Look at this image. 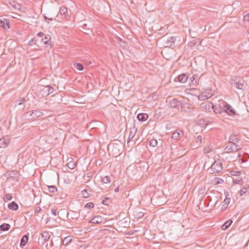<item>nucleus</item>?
I'll list each match as a JSON object with an SVG mask.
<instances>
[{
	"instance_id": "obj_22",
	"label": "nucleus",
	"mask_w": 249,
	"mask_h": 249,
	"mask_svg": "<svg viewBox=\"0 0 249 249\" xmlns=\"http://www.w3.org/2000/svg\"><path fill=\"white\" fill-rule=\"evenodd\" d=\"M59 13L61 15L63 16L65 18L68 16L67 8L65 6H62L60 8Z\"/></svg>"
},
{
	"instance_id": "obj_53",
	"label": "nucleus",
	"mask_w": 249,
	"mask_h": 249,
	"mask_svg": "<svg viewBox=\"0 0 249 249\" xmlns=\"http://www.w3.org/2000/svg\"><path fill=\"white\" fill-rule=\"evenodd\" d=\"M34 38L32 39L29 41V44H30V43H31V42H33L34 41Z\"/></svg>"
},
{
	"instance_id": "obj_28",
	"label": "nucleus",
	"mask_w": 249,
	"mask_h": 249,
	"mask_svg": "<svg viewBox=\"0 0 249 249\" xmlns=\"http://www.w3.org/2000/svg\"><path fill=\"white\" fill-rule=\"evenodd\" d=\"M73 68L81 71L84 69V66L81 63H76L73 64Z\"/></svg>"
},
{
	"instance_id": "obj_50",
	"label": "nucleus",
	"mask_w": 249,
	"mask_h": 249,
	"mask_svg": "<svg viewBox=\"0 0 249 249\" xmlns=\"http://www.w3.org/2000/svg\"><path fill=\"white\" fill-rule=\"evenodd\" d=\"M37 36L40 37H42L44 36V34L43 32H39L37 34Z\"/></svg>"
},
{
	"instance_id": "obj_23",
	"label": "nucleus",
	"mask_w": 249,
	"mask_h": 249,
	"mask_svg": "<svg viewBox=\"0 0 249 249\" xmlns=\"http://www.w3.org/2000/svg\"><path fill=\"white\" fill-rule=\"evenodd\" d=\"M72 237L71 236H68L64 238V239L61 241L62 244L64 246L67 245L72 241Z\"/></svg>"
},
{
	"instance_id": "obj_42",
	"label": "nucleus",
	"mask_w": 249,
	"mask_h": 249,
	"mask_svg": "<svg viewBox=\"0 0 249 249\" xmlns=\"http://www.w3.org/2000/svg\"><path fill=\"white\" fill-rule=\"evenodd\" d=\"M201 140H202V137L200 135H199L197 137V138L196 139V142L198 144V145L200 144V143L201 142Z\"/></svg>"
},
{
	"instance_id": "obj_29",
	"label": "nucleus",
	"mask_w": 249,
	"mask_h": 249,
	"mask_svg": "<svg viewBox=\"0 0 249 249\" xmlns=\"http://www.w3.org/2000/svg\"><path fill=\"white\" fill-rule=\"evenodd\" d=\"M12 195L10 194H6L3 196V199L5 202L11 200L12 199Z\"/></svg>"
},
{
	"instance_id": "obj_32",
	"label": "nucleus",
	"mask_w": 249,
	"mask_h": 249,
	"mask_svg": "<svg viewBox=\"0 0 249 249\" xmlns=\"http://www.w3.org/2000/svg\"><path fill=\"white\" fill-rule=\"evenodd\" d=\"M230 174L233 176H239L241 174V172L238 170H232L230 171Z\"/></svg>"
},
{
	"instance_id": "obj_8",
	"label": "nucleus",
	"mask_w": 249,
	"mask_h": 249,
	"mask_svg": "<svg viewBox=\"0 0 249 249\" xmlns=\"http://www.w3.org/2000/svg\"><path fill=\"white\" fill-rule=\"evenodd\" d=\"M54 90V88L53 87L48 85L46 86L43 89H41L40 92L42 94L43 96H44L45 94L46 96H48L49 94L53 93Z\"/></svg>"
},
{
	"instance_id": "obj_2",
	"label": "nucleus",
	"mask_w": 249,
	"mask_h": 249,
	"mask_svg": "<svg viewBox=\"0 0 249 249\" xmlns=\"http://www.w3.org/2000/svg\"><path fill=\"white\" fill-rule=\"evenodd\" d=\"M225 106H226V102L222 100H219L218 104L213 105V111L215 113H224Z\"/></svg>"
},
{
	"instance_id": "obj_43",
	"label": "nucleus",
	"mask_w": 249,
	"mask_h": 249,
	"mask_svg": "<svg viewBox=\"0 0 249 249\" xmlns=\"http://www.w3.org/2000/svg\"><path fill=\"white\" fill-rule=\"evenodd\" d=\"M52 213L54 216H56L59 214V212H57L56 209H53L52 210Z\"/></svg>"
},
{
	"instance_id": "obj_40",
	"label": "nucleus",
	"mask_w": 249,
	"mask_h": 249,
	"mask_svg": "<svg viewBox=\"0 0 249 249\" xmlns=\"http://www.w3.org/2000/svg\"><path fill=\"white\" fill-rule=\"evenodd\" d=\"M233 182L235 184H241V183L242 182L243 180H242V179L241 178H237L234 179L233 180Z\"/></svg>"
},
{
	"instance_id": "obj_45",
	"label": "nucleus",
	"mask_w": 249,
	"mask_h": 249,
	"mask_svg": "<svg viewBox=\"0 0 249 249\" xmlns=\"http://www.w3.org/2000/svg\"><path fill=\"white\" fill-rule=\"evenodd\" d=\"M243 20L244 21L249 22V14H247L244 17Z\"/></svg>"
},
{
	"instance_id": "obj_36",
	"label": "nucleus",
	"mask_w": 249,
	"mask_h": 249,
	"mask_svg": "<svg viewBox=\"0 0 249 249\" xmlns=\"http://www.w3.org/2000/svg\"><path fill=\"white\" fill-rule=\"evenodd\" d=\"M109 203H110V199L109 197H105L102 200V203L104 205H108Z\"/></svg>"
},
{
	"instance_id": "obj_9",
	"label": "nucleus",
	"mask_w": 249,
	"mask_h": 249,
	"mask_svg": "<svg viewBox=\"0 0 249 249\" xmlns=\"http://www.w3.org/2000/svg\"><path fill=\"white\" fill-rule=\"evenodd\" d=\"M41 238H39L38 243H40V242H41L42 244H43L44 242L48 241L51 237L49 232L47 231H43L41 234Z\"/></svg>"
},
{
	"instance_id": "obj_31",
	"label": "nucleus",
	"mask_w": 249,
	"mask_h": 249,
	"mask_svg": "<svg viewBox=\"0 0 249 249\" xmlns=\"http://www.w3.org/2000/svg\"><path fill=\"white\" fill-rule=\"evenodd\" d=\"M176 40V38L173 37H171L168 38V39L166 41V44L172 46V44L175 43V41Z\"/></svg>"
},
{
	"instance_id": "obj_16",
	"label": "nucleus",
	"mask_w": 249,
	"mask_h": 249,
	"mask_svg": "<svg viewBox=\"0 0 249 249\" xmlns=\"http://www.w3.org/2000/svg\"><path fill=\"white\" fill-rule=\"evenodd\" d=\"M188 78V76L184 73H182L178 76V81L182 83H185Z\"/></svg>"
},
{
	"instance_id": "obj_46",
	"label": "nucleus",
	"mask_w": 249,
	"mask_h": 249,
	"mask_svg": "<svg viewBox=\"0 0 249 249\" xmlns=\"http://www.w3.org/2000/svg\"><path fill=\"white\" fill-rule=\"evenodd\" d=\"M43 16L44 17V19L46 21H47V20L48 19L49 20H53V18L50 17H47L44 14L43 15Z\"/></svg>"
},
{
	"instance_id": "obj_25",
	"label": "nucleus",
	"mask_w": 249,
	"mask_h": 249,
	"mask_svg": "<svg viewBox=\"0 0 249 249\" xmlns=\"http://www.w3.org/2000/svg\"><path fill=\"white\" fill-rule=\"evenodd\" d=\"M202 107L206 111H211L212 109H213V104L212 103H208L203 106Z\"/></svg>"
},
{
	"instance_id": "obj_7",
	"label": "nucleus",
	"mask_w": 249,
	"mask_h": 249,
	"mask_svg": "<svg viewBox=\"0 0 249 249\" xmlns=\"http://www.w3.org/2000/svg\"><path fill=\"white\" fill-rule=\"evenodd\" d=\"M210 91L209 90V91H208L206 90L205 91H203L198 96V99L200 101H203L211 98L213 95V93L209 92Z\"/></svg>"
},
{
	"instance_id": "obj_27",
	"label": "nucleus",
	"mask_w": 249,
	"mask_h": 249,
	"mask_svg": "<svg viewBox=\"0 0 249 249\" xmlns=\"http://www.w3.org/2000/svg\"><path fill=\"white\" fill-rule=\"evenodd\" d=\"M232 223V220H228L222 226V229L223 230H225L227 229L230 226V225Z\"/></svg>"
},
{
	"instance_id": "obj_13",
	"label": "nucleus",
	"mask_w": 249,
	"mask_h": 249,
	"mask_svg": "<svg viewBox=\"0 0 249 249\" xmlns=\"http://www.w3.org/2000/svg\"><path fill=\"white\" fill-rule=\"evenodd\" d=\"M104 220V217L100 215L94 216L90 220V222L93 224H100Z\"/></svg>"
},
{
	"instance_id": "obj_38",
	"label": "nucleus",
	"mask_w": 249,
	"mask_h": 249,
	"mask_svg": "<svg viewBox=\"0 0 249 249\" xmlns=\"http://www.w3.org/2000/svg\"><path fill=\"white\" fill-rule=\"evenodd\" d=\"M102 181L104 183H108L110 182V178L109 176H105L102 178Z\"/></svg>"
},
{
	"instance_id": "obj_33",
	"label": "nucleus",
	"mask_w": 249,
	"mask_h": 249,
	"mask_svg": "<svg viewBox=\"0 0 249 249\" xmlns=\"http://www.w3.org/2000/svg\"><path fill=\"white\" fill-rule=\"evenodd\" d=\"M149 145L152 147H155L157 145L158 142L157 140L155 139H152L149 141Z\"/></svg>"
},
{
	"instance_id": "obj_12",
	"label": "nucleus",
	"mask_w": 249,
	"mask_h": 249,
	"mask_svg": "<svg viewBox=\"0 0 249 249\" xmlns=\"http://www.w3.org/2000/svg\"><path fill=\"white\" fill-rule=\"evenodd\" d=\"M224 113H226L231 116L234 115L235 114V110L230 105L228 104L227 103L226 106H225Z\"/></svg>"
},
{
	"instance_id": "obj_18",
	"label": "nucleus",
	"mask_w": 249,
	"mask_h": 249,
	"mask_svg": "<svg viewBox=\"0 0 249 249\" xmlns=\"http://www.w3.org/2000/svg\"><path fill=\"white\" fill-rule=\"evenodd\" d=\"M137 132V128L135 127H132L130 128V133L128 137V139L131 140L135 136Z\"/></svg>"
},
{
	"instance_id": "obj_51",
	"label": "nucleus",
	"mask_w": 249,
	"mask_h": 249,
	"mask_svg": "<svg viewBox=\"0 0 249 249\" xmlns=\"http://www.w3.org/2000/svg\"><path fill=\"white\" fill-rule=\"evenodd\" d=\"M179 134V139L182 138L183 136V132L182 131H180L179 132H178Z\"/></svg>"
},
{
	"instance_id": "obj_54",
	"label": "nucleus",
	"mask_w": 249,
	"mask_h": 249,
	"mask_svg": "<svg viewBox=\"0 0 249 249\" xmlns=\"http://www.w3.org/2000/svg\"><path fill=\"white\" fill-rule=\"evenodd\" d=\"M51 244H52V245H53V242L52 240H51Z\"/></svg>"
},
{
	"instance_id": "obj_14",
	"label": "nucleus",
	"mask_w": 249,
	"mask_h": 249,
	"mask_svg": "<svg viewBox=\"0 0 249 249\" xmlns=\"http://www.w3.org/2000/svg\"><path fill=\"white\" fill-rule=\"evenodd\" d=\"M138 120L141 122L145 121L148 118V115L146 113H139L137 117Z\"/></svg>"
},
{
	"instance_id": "obj_19",
	"label": "nucleus",
	"mask_w": 249,
	"mask_h": 249,
	"mask_svg": "<svg viewBox=\"0 0 249 249\" xmlns=\"http://www.w3.org/2000/svg\"><path fill=\"white\" fill-rule=\"evenodd\" d=\"M41 41L46 45H50L51 43V37L49 35H45V37L41 39Z\"/></svg>"
},
{
	"instance_id": "obj_17",
	"label": "nucleus",
	"mask_w": 249,
	"mask_h": 249,
	"mask_svg": "<svg viewBox=\"0 0 249 249\" xmlns=\"http://www.w3.org/2000/svg\"><path fill=\"white\" fill-rule=\"evenodd\" d=\"M0 27H1L5 29L7 28L9 29L10 28L9 21L5 19H0Z\"/></svg>"
},
{
	"instance_id": "obj_47",
	"label": "nucleus",
	"mask_w": 249,
	"mask_h": 249,
	"mask_svg": "<svg viewBox=\"0 0 249 249\" xmlns=\"http://www.w3.org/2000/svg\"><path fill=\"white\" fill-rule=\"evenodd\" d=\"M40 211H41V208L40 207L37 206V207H35V213H38L40 212Z\"/></svg>"
},
{
	"instance_id": "obj_37",
	"label": "nucleus",
	"mask_w": 249,
	"mask_h": 249,
	"mask_svg": "<svg viewBox=\"0 0 249 249\" xmlns=\"http://www.w3.org/2000/svg\"><path fill=\"white\" fill-rule=\"evenodd\" d=\"M172 138L174 140H178L179 139V134L178 132H174L172 134Z\"/></svg>"
},
{
	"instance_id": "obj_48",
	"label": "nucleus",
	"mask_w": 249,
	"mask_h": 249,
	"mask_svg": "<svg viewBox=\"0 0 249 249\" xmlns=\"http://www.w3.org/2000/svg\"><path fill=\"white\" fill-rule=\"evenodd\" d=\"M196 42L195 40H192L190 43V47H193V46H195L196 45Z\"/></svg>"
},
{
	"instance_id": "obj_3",
	"label": "nucleus",
	"mask_w": 249,
	"mask_h": 249,
	"mask_svg": "<svg viewBox=\"0 0 249 249\" xmlns=\"http://www.w3.org/2000/svg\"><path fill=\"white\" fill-rule=\"evenodd\" d=\"M240 148L241 147L239 145L229 143L228 145L225 148V152L223 153V155L225 153L236 152L238 150L240 149Z\"/></svg>"
},
{
	"instance_id": "obj_35",
	"label": "nucleus",
	"mask_w": 249,
	"mask_h": 249,
	"mask_svg": "<svg viewBox=\"0 0 249 249\" xmlns=\"http://www.w3.org/2000/svg\"><path fill=\"white\" fill-rule=\"evenodd\" d=\"M67 166L69 168L73 169L75 167V163L73 161H70L67 164Z\"/></svg>"
},
{
	"instance_id": "obj_26",
	"label": "nucleus",
	"mask_w": 249,
	"mask_h": 249,
	"mask_svg": "<svg viewBox=\"0 0 249 249\" xmlns=\"http://www.w3.org/2000/svg\"><path fill=\"white\" fill-rule=\"evenodd\" d=\"M10 225L9 224L3 223L0 226V230L1 231H7L9 230Z\"/></svg>"
},
{
	"instance_id": "obj_10",
	"label": "nucleus",
	"mask_w": 249,
	"mask_h": 249,
	"mask_svg": "<svg viewBox=\"0 0 249 249\" xmlns=\"http://www.w3.org/2000/svg\"><path fill=\"white\" fill-rule=\"evenodd\" d=\"M26 114H29L32 119L37 118L43 116V113L42 112L37 110H33L32 112H31V111H28Z\"/></svg>"
},
{
	"instance_id": "obj_1",
	"label": "nucleus",
	"mask_w": 249,
	"mask_h": 249,
	"mask_svg": "<svg viewBox=\"0 0 249 249\" xmlns=\"http://www.w3.org/2000/svg\"><path fill=\"white\" fill-rule=\"evenodd\" d=\"M169 105L172 108H178L179 106H181L182 107H187L188 110L187 111H190L191 109L192 105L188 103H184L183 104L180 103L179 101L177 100L176 99H173L169 101Z\"/></svg>"
},
{
	"instance_id": "obj_6",
	"label": "nucleus",
	"mask_w": 249,
	"mask_h": 249,
	"mask_svg": "<svg viewBox=\"0 0 249 249\" xmlns=\"http://www.w3.org/2000/svg\"><path fill=\"white\" fill-rule=\"evenodd\" d=\"M81 212V211L76 212L73 210H70V211L67 213V217L69 219L77 220L80 217Z\"/></svg>"
},
{
	"instance_id": "obj_5",
	"label": "nucleus",
	"mask_w": 249,
	"mask_h": 249,
	"mask_svg": "<svg viewBox=\"0 0 249 249\" xmlns=\"http://www.w3.org/2000/svg\"><path fill=\"white\" fill-rule=\"evenodd\" d=\"M212 173H217L221 172L223 169L222 163L219 160H215L211 167Z\"/></svg>"
},
{
	"instance_id": "obj_30",
	"label": "nucleus",
	"mask_w": 249,
	"mask_h": 249,
	"mask_svg": "<svg viewBox=\"0 0 249 249\" xmlns=\"http://www.w3.org/2000/svg\"><path fill=\"white\" fill-rule=\"evenodd\" d=\"M48 187L49 191L50 193H54L55 192L57 191V189L55 186H54V185L48 186Z\"/></svg>"
},
{
	"instance_id": "obj_15",
	"label": "nucleus",
	"mask_w": 249,
	"mask_h": 249,
	"mask_svg": "<svg viewBox=\"0 0 249 249\" xmlns=\"http://www.w3.org/2000/svg\"><path fill=\"white\" fill-rule=\"evenodd\" d=\"M239 141V137L237 135H232L229 137V143L236 144Z\"/></svg>"
},
{
	"instance_id": "obj_20",
	"label": "nucleus",
	"mask_w": 249,
	"mask_h": 249,
	"mask_svg": "<svg viewBox=\"0 0 249 249\" xmlns=\"http://www.w3.org/2000/svg\"><path fill=\"white\" fill-rule=\"evenodd\" d=\"M8 207L11 210L16 211L18 209V206L17 203H16L15 201H13L8 204Z\"/></svg>"
},
{
	"instance_id": "obj_41",
	"label": "nucleus",
	"mask_w": 249,
	"mask_h": 249,
	"mask_svg": "<svg viewBox=\"0 0 249 249\" xmlns=\"http://www.w3.org/2000/svg\"><path fill=\"white\" fill-rule=\"evenodd\" d=\"M94 204L92 202L88 203L85 206V208L91 209L93 208Z\"/></svg>"
},
{
	"instance_id": "obj_39",
	"label": "nucleus",
	"mask_w": 249,
	"mask_h": 249,
	"mask_svg": "<svg viewBox=\"0 0 249 249\" xmlns=\"http://www.w3.org/2000/svg\"><path fill=\"white\" fill-rule=\"evenodd\" d=\"M81 194L85 198H87L89 196V194L88 193L87 190L86 189L83 190L81 192Z\"/></svg>"
},
{
	"instance_id": "obj_4",
	"label": "nucleus",
	"mask_w": 249,
	"mask_h": 249,
	"mask_svg": "<svg viewBox=\"0 0 249 249\" xmlns=\"http://www.w3.org/2000/svg\"><path fill=\"white\" fill-rule=\"evenodd\" d=\"M231 83L233 87L237 89L244 90L246 88V85L245 84L244 81L242 79H239L238 81L231 79Z\"/></svg>"
},
{
	"instance_id": "obj_49",
	"label": "nucleus",
	"mask_w": 249,
	"mask_h": 249,
	"mask_svg": "<svg viewBox=\"0 0 249 249\" xmlns=\"http://www.w3.org/2000/svg\"><path fill=\"white\" fill-rule=\"evenodd\" d=\"M230 198H228L227 197H226L224 200V203L226 204V205H228L229 203H230Z\"/></svg>"
},
{
	"instance_id": "obj_24",
	"label": "nucleus",
	"mask_w": 249,
	"mask_h": 249,
	"mask_svg": "<svg viewBox=\"0 0 249 249\" xmlns=\"http://www.w3.org/2000/svg\"><path fill=\"white\" fill-rule=\"evenodd\" d=\"M240 195L242 196L246 193L249 194V186L246 185L243 187L240 190Z\"/></svg>"
},
{
	"instance_id": "obj_44",
	"label": "nucleus",
	"mask_w": 249,
	"mask_h": 249,
	"mask_svg": "<svg viewBox=\"0 0 249 249\" xmlns=\"http://www.w3.org/2000/svg\"><path fill=\"white\" fill-rule=\"evenodd\" d=\"M192 78H193V80H192V82L193 84L196 83L197 82V76H195V75H193V77L191 78V79H192Z\"/></svg>"
},
{
	"instance_id": "obj_34",
	"label": "nucleus",
	"mask_w": 249,
	"mask_h": 249,
	"mask_svg": "<svg viewBox=\"0 0 249 249\" xmlns=\"http://www.w3.org/2000/svg\"><path fill=\"white\" fill-rule=\"evenodd\" d=\"M249 159V155L248 154H245L243 157L240 159L242 162H245Z\"/></svg>"
},
{
	"instance_id": "obj_52",
	"label": "nucleus",
	"mask_w": 249,
	"mask_h": 249,
	"mask_svg": "<svg viewBox=\"0 0 249 249\" xmlns=\"http://www.w3.org/2000/svg\"><path fill=\"white\" fill-rule=\"evenodd\" d=\"M114 191H115V192H118L119 191V186H118V187H116V188H115V189H114Z\"/></svg>"
},
{
	"instance_id": "obj_11",
	"label": "nucleus",
	"mask_w": 249,
	"mask_h": 249,
	"mask_svg": "<svg viewBox=\"0 0 249 249\" xmlns=\"http://www.w3.org/2000/svg\"><path fill=\"white\" fill-rule=\"evenodd\" d=\"M10 143V140L8 137H3L0 139V147L5 148Z\"/></svg>"
},
{
	"instance_id": "obj_21",
	"label": "nucleus",
	"mask_w": 249,
	"mask_h": 249,
	"mask_svg": "<svg viewBox=\"0 0 249 249\" xmlns=\"http://www.w3.org/2000/svg\"><path fill=\"white\" fill-rule=\"evenodd\" d=\"M28 241V235H24L22 239H21L20 243V247L21 248L23 247L27 243Z\"/></svg>"
}]
</instances>
